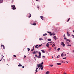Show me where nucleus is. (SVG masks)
Segmentation results:
<instances>
[{"label":"nucleus","mask_w":74,"mask_h":74,"mask_svg":"<svg viewBox=\"0 0 74 74\" xmlns=\"http://www.w3.org/2000/svg\"><path fill=\"white\" fill-rule=\"evenodd\" d=\"M42 64H43V62H42L41 63L39 64H37V66H38V68H40V69H41V70H42L44 67V66H43Z\"/></svg>","instance_id":"f257e3e1"},{"label":"nucleus","mask_w":74,"mask_h":74,"mask_svg":"<svg viewBox=\"0 0 74 74\" xmlns=\"http://www.w3.org/2000/svg\"><path fill=\"white\" fill-rule=\"evenodd\" d=\"M15 6L14 5L13 6V5H11V7L12 8V9L13 10H16V8H15Z\"/></svg>","instance_id":"f03ea898"},{"label":"nucleus","mask_w":74,"mask_h":74,"mask_svg":"<svg viewBox=\"0 0 74 74\" xmlns=\"http://www.w3.org/2000/svg\"><path fill=\"white\" fill-rule=\"evenodd\" d=\"M39 56H37V58H41V52H39Z\"/></svg>","instance_id":"7ed1b4c3"},{"label":"nucleus","mask_w":74,"mask_h":74,"mask_svg":"<svg viewBox=\"0 0 74 74\" xmlns=\"http://www.w3.org/2000/svg\"><path fill=\"white\" fill-rule=\"evenodd\" d=\"M61 45H62L63 47H64L65 46V44L64 43V42H61Z\"/></svg>","instance_id":"20e7f679"},{"label":"nucleus","mask_w":74,"mask_h":74,"mask_svg":"<svg viewBox=\"0 0 74 74\" xmlns=\"http://www.w3.org/2000/svg\"><path fill=\"white\" fill-rule=\"evenodd\" d=\"M67 36H68V37H70V33H69V32H67Z\"/></svg>","instance_id":"39448f33"},{"label":"nucleus","mask_w":74,"mask_h":74,"mask_svg":"<svg viewBox=\"0 0 74 74\" xmlns=\"http://www.w3.org/2000/svg\"><path fill=\"white\" fill-rule=\"evenodd\" d=\"M55 34H55L52 33V34H50V36H55Z\"/></svg>","instance_id":"423d86ee"},{"label":"nucleus","mask_w":74,"mask_h":74,"mask_svg":"<svg viewBox=\"0 0 74 74\" xmlns=\"http://www.w3.org/2000/svg\"><path fill=\"white\" fill-rule=\"evenodd\" d=\"M31 24L33 25H34V26H36V23H34L33 24Z\"/></svg>","instance_id":"0eeeda50"},{"label":"nucleus","mask_w":74,"mask_h":74,"mask_svg":"<svg viewBox=\"0 0 74 74\" xmlns=\"http://www.w3.org/2000/svg\"><path fill=\"white\" fill-rule=\"evenodd\" d=\"M61 64L62 63H57V65H61Z\"/></svg>","instance_id":"6e6552de"},{"label":"nucleus","mask_w":74,"mask_h":74,"mask_svg":"<svg viewBox=\"0 0 74 74\" xmlns=\"http://www.w3.org/2000/svg\"><path fill=\"white\" fill-rule=\"evenodd\" d=\"M40 18L42 19V20H44V17H43V16H41Z\"/></svg>","instance_id":"1a4fd4ad"},{"label":"nucleus","mask_w":74,"mask_h":74,"mask_svg":"<svg viewBox=\"0 0 74 74\" xmlns=\"http://www.w3.org/2000/svg\"><path fill=\"white\" fill-rule=\"evenodd\" d=\"M18 67H22V65L21 64L19 63V65H18Z\"/></svg>","instance_id":"9d476101"},{"label":"nucleus","mask_w":74,"mask_h":74,"mask_svg":"<svg viewBox=\"0 0 74 74\" xmlns=\"http://www.w3.org/2000/svg\"><path fill=\"white\" fill-rule=\"evenodd\" d=\"M41 51L42 52V53H45V52L43 50H41Z\"/></svg>","instance_id":"9b49d317"},{"label":"nucleus","mask_w":74,"mask_h":74,"mask_svg":"<svg viewBox=\"0 0 74 74\" xmlns=\"http://www.w3.org/2000/svg\"><path fill=\"white\" fill-rule=\"evenodd\" d=\"M53 38L55 39V40H56V36H54L53 37Z\"/></svg>","instance_id":"f8f14e48"},{"label":"nucleus","mask_w":74,"mask_h":74,"mask_svg":"<svg viewBox=\"0 0 74 74\" xmlns=\"http://www.w3.org/2000/svg\"><path fill=\"white\" fill-rule=\"evenodd\" d=\"M61 55L62 57H63V56H64V54H63V53L61 54Z\"/></svg>","instance_id":"ddd939ff"},{"label":"nucleus","mask_w":74,"mask_h":74,"mask_svg":"<svg viewBox=\"0 0 74 74\" xmlns=\"http://www.w3.org/2000/svg\"><path fill=\"white\" fill-rule=\"evenodd\" d=\"M37 67H38L37 66L36 67L37 68H36V72H37V71H37V70L38 69V68H37Z\"/></svg>","instance_id":"4468645a"},{"label":"nucleus","mask_w":74,"mask_h":74,"mask_svg":"<svg viewBox=\"0 0 74 74\" xmlns=\"http://www.w3.org/2000/svg\"><path fill=\"white\" fill-rule=\"evenodd\" d=\"M49 43H47V44H46V46H47V47H48V46H49Z\"/></svg>","instance_id":"2eb2a0df"},{"label":"nucleus","mask_w":74,"mask_h":74,"mask_svg":"<svg viewBox=\"0 0 74 74\" xmlns=\"http://www.w3.org/2000/svg\"><path fill=\"white\" fill-rule=\"evenodd\" d=\"M29 16H28V18H30L31 17V16H32V15L30 13H29Z\"/></svg>","instance_id":"dca6fc26"},{"label":"nucleus","mask_w":74,"mask_h":74,"mask_svg":"<svg viewBox=\"0 0 74 74\" xmlns=\"http://www.w3.org/2000/svg\"><path fill=\"white\" fill-rule=\"evenodd\" d=\"M49 73V72L47 71L46 73V74H48Z\"/></svg>","instance_id":"f3484780"},{"label":"nucleus","mask_w":74,"mask_h":74,"mask_svg":"<svg viewBox=\"0 0 74 74\" xmlns=\"http://www.w3.org/2000/svg\"><path fill=\"white\" fill-rule=\"evenodd\" d=\"M47 33L45 34H43V36H47Z\"/></svg>","instance_id":"a211bd4d"},{"label":"nucleus","mask_w":74,"mask_h":74,"mask_svg":"<svg viewBox=\"0 0 74 74\" xmlns=\"http://www.w3.org/2000/svg\"><path fill=\"white\" fill-rule=\"evenodd\" d=\"M38 47V45H36L35 46V48H37V49H38V47Z\"/></svg>","instance_id":"6ab92c4d"},{"label":"nucleus","mask_w":74,"mask_h":74,"mask_svg":"<svg viewBox=\"0 0 74 74\" xmlns=\"http://www.w3.org/2000/svg\"><path fill=\"white\" fill-rule=\"evenodd\" d=\"M47 32L48 33H49V34H51V32H50L48 31Z\"/></svg>","instance_id":"aec40b11"},{"label":"nucleus","mask_w":74,"mask_h":74,"mask_svg":"<svg viewBox=\"0 0 74 74\" xmlns=\"http://www.w3.org/2000/svg\"><path fill=\"white\" fill-rule=\"evenodd\" d=\"M71 45H69V44H68V45H67V46L68 47H71Z\"/></svg>","instance_id":"412c9836"},{"label":"nucleus","mask_w":74,"mask_h":74,"mask_svg":"<svg viewBox=\"0 0 74 74\" xmlns=\"http://www.w3.org/2000/svg\"><path fill=\"white\" fill-rule=\"evenodd\" d=\"M33 54H36V51H34L33 53Z\"/></svg>","instance_id":"4be33fe9"},{"label":"nucleus","mask_w":74,"mask_h":74,"mask_svg":"<svg viewBox=\"0 0 74 74\" xmlns=\"http://www.w3.org/2000/svg\"><path fill=\"white\" fill-rule=\"evenodd\" d=\"M2 47L4 49H5V47H4V45H2Z\"/></svg>","instance_id":"5701e85b"},{"label":"nucleus","mask_w":74,"mask_h":74,"mask_svg":"<svg viewBox=\"0 0 74 74\" xmlns=\"http://www.w3.org/2000/svg\"><path fill=\"white\" fill-rule=\"evenodd\" d=\"M3 0H1L0 1V3H2V2H3Z\"/></svg>","instance_id":"b1692460"},{"label":"nucleus","mask_w":74,"mask_h":74,"mask_svg":"<svg viewBox=\"0 0 74 74\" xmlns=\"http://www.w3.org/2000/svg\"><path fill=\"white\" fill-rule=\"evenodd\" d=\"M51 39H48V41H51Z\"/></svg>","instance_id":"393cba45"},{"label":"nucleus","mask_w":74,"mask_h":74,"mask_svg":"<svg viewBox=\"0 0 74 74\" xmlns=\"http://www.w3.org/2000/svg\"><path fill=\"white\" fill-rule=\"evenodd\" d=\"M70 18H69V19L67 21V22H68L69 21H70Z\"/></svg>","instance_id":"a878e982"},{"label":"nucleus","mask_w":74,"mask_h":74,"mask_svg":"<svg viewBox=\"0 0 74 74\" xmlns=\"http://www.w3.org/2000/svg\"><path fill=\"white\" fill-rule=\"evenodd\" d=\"M50 66H51V67H53V65H50Z\"/></svg>","instance_id":"bb28decb"},{"label":"nucleus","mask_w":74,"mask_h":74,"mask_svg":"<svg viewBox=\"0 0 74 74\" xmlns=\"http://www.w3.org/2000/svg\"><path fill=\"white\" fill-rule=\"evenodd\" d=\"M66 44H69V42H68V41L66 42Z\"/></svg>","instance_id":"cd10ccee"},{"label":"nucleus","mask_w":74,"mask_h":74,"mask_svg":"<svg viewBox=\"0 0 74 74\" xmlns=\"http://www.w3.org/2000/svg\"><path fill=\"white\" fill-rule=\"evenodd\" d=\"M60 57V56H58L57 57V58H58Z\"/></svg>","instance_id":"c85d7f7f"},{"label":"nucleus","mask_w":74,"mask_h":74,"mask_svg":"<svg viewBox=\"0 0 74 74\" xmlns=\"http://www.w3.org/2000/svg\"><path fill=\"white\" fill-rule=\"evenodd\" d=\"M34 49V47L33 49L31 50V51H33Z\"/></svg>","instance_id":"c756f323"},{"label":"nucleus","mask_w":74,"mask_h":74,"mask_svg":"<svg viewBox=\"0 0 74 74\" xmlns=\"http://www.w3.org/2000/svg\"><path fill=\"white\" fill-rule=\"evenodd\" d=\"M53 47H54L55 46V44L54 43V44H53Z\"/></svg>","instance_id":"7c9ffc66"},{"label":"nucleus","mask_w":74,"mask_h":74,"mask_svg":"<svg viewBox=\"0 0 74 74\" xmlns=\"http://www.w3.org/2000/svg\"><path fill=\"white\" fill-rule=\"evenodd\" d=\"M41 46H42V45H39V46H38V47H41Z\"/></svg>","instance_id":"2f4dec72"},{"label":"nucleus","mask_w":74,"mask_h":74,"mask_svg":"<svg viewBox=\"0 0 74 74\" xmlns=\"http://www.w3.org/2000/svg\"><path fill=\"white\" fill-rule=\"evenodd\" d=\"M57 50H58V51H59V50H60V48H58L57 49Z\"/></svg>","instance_id":"473e14b6"},{"label":"nucleus","mask_w":74,"mask_h":74,"mask_svg":"<svg viewBox=\"0 0 74 74\" xmlns=\"http://www.w3.org/2000/svg\"><path fill=\"white\" fill-rule=\"evenodd\" d=\"M39 40H43L41 38H39Z\"/></svg>","instance_id":"72a5a7b5"},{"label":"nucleus","mask_w":74,"mask_h":74,"mask_svg":"<svg viewBox=\"0 0 74 74\" xmlns=\"http://www.w3.org/2000/svg\"><path fill=\"white\" fill-rule=\"evenodd\" d=\"M13 56L15 57V58H16V56L15 55H14Z\"/></svg>","instance_id":"f704fd0d"},{"label":"nucleus","mask_w":74,"mask_h":74,"mask_svg":"<svg viewBox=\"0 0 74 74\" xmlns=\"http://www.w3.org/2000/svg\"><path fill=\"white\" fill-rule=\"evenodd\" d=\"M35 56L36 57H37V55L36 54L35 55Z\"/></svg>","instance_id":"c9c22d12"},{"label":"nucleus","mask_w":74,"mask_h":74,"mask_svg":"<svg viewBox=\"0 0 74 74\" xmlns=\"http://www.w3.org/2000/svg\"><path fill=\"white\" fill-rule=\"evenodd\" d=\"M68 41H69V42H70V41H71V40H70L69 39H68Z\"/></svg>","instance_id":"e433bc0d"},{"label":"nucleus","mask_w":74,"mask_h":74,"mask_svg":"<svg viewBox=\"0 0 74 74\" xmlns=\"http://www.w3.org/2000/svg\"><path fill=\"white\" fill-rule=\"evenodd\" d=\"M72 36H73V38H74V35L73 34H72Z\"/></svg>","instance_id":"4c0bfd02"},{"label":"nucleus","mask_w":74,"mask_h":74,"mask_svg":"<svg viewBox=\"0 0 74 74\" xmlns=\"http://www.w3.org/2000/svg\"><path fill=\"white\" fill-rule=\"evenodd\" d=\"M63 59H66V58L65 57V58H63Z\"/></svg>","instance_id":"58836bf2"},{"label":"nucleus","mask_w":74,"mask_h":74,"mask_svg":"<svg viewBox=\"0 0 74 74\" xmlns=\"http://www.w3.org/2000/svg\"><path fill=\"white\" fill-rule=\"evenodd\" d=\"M51 49H52V48L51 47H50V48H49V50H51Z\"/></svg>","instance_id":"ea45409f"},{"label":"nucleus","mask_w":74,"mask_h":74,"mask_svg":"<svg viewBox=\"0 0 74 74\" xmlns=\"http://www.w3.org/2000/svg\"><path fill=\"white\" fill-rule=\"evenodd\" d=\"M37 8L38 9V8H39L40 7H39L38 6H37Z\"/></svg>","instance_id":"a19ab883"},{"label":"nucleus","mask_w":74,"mask_h":74,"mask_svg":"<svg viewBox=\"0 0 74 74\" xmlns=\"http://www.w3.org/2000/svg\"><path fill=\"white\" fill-rule=\"evenodd\" d=\"M68 40H69V39H66V41H68Z\"/></svg>","instance_id":"79ce46f5"},{"label":"nucleus","mask_w":74,"mask_h":74,"mask_svg":"<svg viewBox=\"0 0 74 74\" xmlns=\"http://www.w3.org/2000/svg\"><path fill=\"white\" fill-rule=\"evenodd\" d=\"M22 68H25V66H23L22 67Z\"/></svg>","instance_id":"37998d69"},{"label":"nucleus","mask_w":74,"mask_h":74,"mask_svg":"<svg viewBox=\"0 0 74 74\" xmlns=\"http://www.w3.org/2000/svg\"><path fill=\"white\" fill-rule=\"evenodd\" d=\"M35 52H36V53H38V51H35Z\"/></svg>","instance_id":"c03bdc74"},{"label":"nucleus","mask_w":74,"mask_h":74,"mask_svg":"<svg viewBox=\"0 0 74 74\" xmlns=\"http://www.w3.org/2000/svg\"><path fill=\"white\" fill-rule=\"evenodd\" d=\"M42 57H43V58H45V56H43Z\"/></svg>","instance_id":"a18cd8bd"},{"label":"nucleus","mask_w":74,"mask_h":74,"mask_svg":"<svg viewBox=\"0 0 74 74\" xmlns=\"http://www.w3.org/2000/svg\"><path fill=\"white\" fill-rule=\"evenodd\" d=\"M64 37H66V35H65V34H64V36H63Z\"/></svg>","instance_id":"49530a36"},{"label":"nucleus","mask_w":74,"mask_h":74,"mask_svg":"<svg viewBox=\"0 0 74 74\" xmlns=\"http://www.w3.org/2000/svg\"><path fill=\"white\" fill-rule=\"evenodd\" d=\"M64 39H65L66 40V39H67V38H65Z\"/></svg>","instance_id":"de8ad7c7"},{"label":"nucleus","mask_w":74,"mask_h":74,"mask_svg":"<svg viewBox=\"0 0 74 74\" xmlns=\"http://www.w3.org/2000/svg\"><path fill=\"white\" fill-rule=\"evenodd\" d=\"M27 49L29 51H30V49L29 48H28Z\"/></svg>","instance_id":"09e8293b"},{"label":"nucleus","mask_w":74,"mask_h":74,"mask_svg":"<svg viewBox=\"0 0 74 74\" xmlns=\"http://www.w3.org/2000/svg\"><path fill=\"white\" fill-rule=\"evenodd\" d=\"M64 74H66V73H64Z\"/></svg>","instance_id":"8fccbe9b"},{"label":"nucleus","mask_w":74,"mask_h":74,"mask_svg":"<svg viewBox=\"0 0 74 74\" xmlns=\"http://www.w3.org/2000/svg\"><path fill=\"white\" fill-rule=\"evenodd\" d=\"M24 57H25V58H26V56H24Z\"/></svg>","instance_id":"3c124183"},{"label":"nucleus","mask_w":74,"mask_h":74,"mask_svg":"<svg viewBox=\"0 0 74 74\" xmlns=\"http://www.w3.org/2000/svg\"><path fill=\"white\" fill-rule=\"evenodd\" d=\"M66 63H68V62L67 61H66Z\"/></svg>","instance_id":"603ef678"},{"label":"nucleus","mask_w":74,"mask_h":74,"mask_svg":"<svg viewBox=\"0 0 74 74\" xmlns=\"http://www.w3.org/2000/svg\"><path fill=\"white\" fill-rule=\"evenodd\" d=\"M67 54H68V55H69V53H68Z\"/></svg>","instance_id":"864d4df0"},{"label":"nucleus","mask_w":74,"mask_h":74,"mask_svg":"<svg viewBox=\"0 0 74 74\" xmlns=\"http://www.w3.org/2000/svg\"><path fill=\"white\" fill-rule=\"evenodd\" d=\"M64 56H66V54H65Z\"/></svg>","instance_id":"5fc2aeb1"},{"label":"nucleus","mask_w":74,"mask_h":74,"mask_svg":"<svg viewBox=\"0 0 74 74\" xmlns=\"http://www.w3.org/2000/svg\"><path fill=\"white\" fill-rule=\"evenodd\" d=\"M38 0H36V1H37Z\"/></svg>","instance_id":"6e6d98bb"},{"label":"nucleus","mask_w":74,"mask_h":74,"mask_svg":"<svg viewBox=\"0 0 74 74\" xmlns=\"http://www.w3.org/2000/svg\"><path fill=\"white\" fill-rule=\"evenodd\" d=\"M55 49H56V47H55Z\"/></svg>","instance_id":"4d7b16f0"},{"label":"nucleus","mask_w":74,"mask_h":74,"mask_svg":"<svg viewBox=\"0 0 74 74\" xmlns=\"http://www.w3.org/2000/svg\"><path fill=\"white\" fill-rule=\"evenodd\" d=\"M50 42V43H52V42Z\"/></svg>","instance_id":"13d9d810"},{"label":"nucleus","mask_w":74,"mask_h":74,"mask_svg":"<svg viewBox=\"0 0 74 74\" xmlns=\"http://www.w3.org/2000/svg\"><path fill=\"white\" fill-rule=\"evenodd\" d=\"M3 59V57L1 59V60H2Z\"/></svg>","instance_id":"bf43d9fd"},{"label":"nucleus","mask_w":74,"mask_h":74,"mask_svg":"<svg viewBox=\"0 0 74 74\" xmlns=\"http://www.w3.org/2000/svg\"><path fill=\"white\" fill-rule=\"evenodd\" d=\"M52 47H53V45Z\"/></svg>","instance_id":"052dcab7"},{"label":"nucleus","mask_w":74,"mask_h":74,"mask_svg":"<svg viewBox=\"0 0 74 74\" xmlns=\"http://www.w3.org/2000/svg\"><path fill=\"white\" fill-rule=\"evenodd\" d=\"M51 45H52V44H51Z\"/></svg>","instance_id":"680f3d73"},{"label":"nucleus","mask_w":74,"mask_h":74,"mask_svg":"<svg viewBox=\"0 0 74 74\" xmlns=\"http://www.w3.org/2000/svg\"><path fill=\"white\" fill-rule=\"evenodd\" d=\"M52 58H53V56H52Z\"/></svg>","instance_id":"e2e57ef3"},{"label":"nucleus","mask_w":74,"mask_h":74,"mask_svg":"<svg viewBox=\"0 0 74 74\" xmlns=\"http://www.w3.org/2000/svg\"><path fill=\"white\" fill-rule=\"evenodd\" d=\"M35 57H34V59H35Z\"/></svg>","instance_id":"0e129e2a"},{"label":"nucleus","mask_w":74,"mask_h":74,"mask_svg":"<svg viewBox=\"0 0 74 74\" xmlns=\"http://www.w3.org/2000/svg\"><path fill=\"white\" fill-rule=\"evenodd\" d=\"M29 50L28 51V52H29Z\"/></svg>","instance_id":"69168bd1"},{"label":"nucleus","mask_w":74,"mask_h":74,"mask_svg":"<svg viewBox=\"0 0 74 74\" xmlns=\"http://www.w3.org/2000/svg\"><path fill=\"white\" fill-rule=\"evenodd\" d=\"M53 43H54V42H53Z\"/></svg>","instance_id":"338daca9"},{"label":"nucleus","mask_w":74,"mask_h":74,"mask_svg":"<svg viewBox=\"0 0 74 74\" xmlns=\"http://www.w3.org/2000/svg\"><path fill=\"white\" fill-rule=\"evenodd\" d=\"M1 60H0V62H1Z\"/></svg>","instance_id":"774afa93"}]
</instances>
